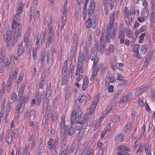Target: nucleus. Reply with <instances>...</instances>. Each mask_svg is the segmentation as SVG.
<instances>
[{"instance_id": "obj_20", "label": "nucleus", "mask_w": 155, "mask_h": 155, "mask_svg": "<svg viewBox=\"0 0 155 155\" xmlns=\"http://www.w3.org/2000/svg\"><path fill=\"white\" fill-rule=\"evenodd\" d=\"M65 116L64 115H62L61 116V121L60 123V128L61 129V132H62L63 130H65Z\"/></svg>"}, {"instance_id": "obj_5", "label": "nucleus", "mask_w": 155, "mask_h": 155, "mask_svg": "<svg viewBox=\"0 0 155 155\" xmlns=\"http://www.w3.org/2000/svg\"><path fill=\"white\" fill-rule=\"evenodd\" d=\"M86 45H85L84 48L83 52L81 51H80L79 53L78 57V61L82 62L83 60H85L89 57L88 54V48L87 47H86Z\"/></svg>"}, {"instance_id": "obj_4", "label": "nucleus", "mask_w": 155, "mask_h": 155, "mask_svg": "<svg viewBox=\"0 0 155 155\" xmlns=\"http://www.w3.org/2000/svg\"><path fill=\"white\" fill-rule=\"evenodd\" d=\"M105 30H102L101 37V41L100 45V48H99L100 53L101 54H103L105 48L106 42H104Z\"/></svg>"}, {"instance_id": "obj_11", "label": "nucleus", "mask_w": 155, "mask_h": 155, "mask_svg": "<svg viewBox=\"0 0 155 155\" xmlns=\"http://www.w3.org/2000/svg\"><path fill=\"white\" fill-rule=\"evenodd\" d=\"M45 75V74H42L39 83V88L43 89L46 81Z\"/></svg>"}, {"instance_id": "obj_61", "label": "nucleus", "mask_w": 155, "mask_h": 155, "mask_svg": "<svg viewBox=\"0 0 155 155\" xmlns=\"http://www.w3.org/2000/svg\"><path fill=\"white\" fill-rule=\"evenodd\" d=\"M107 49L111 53H114V46L113 45H109V48Z\"/></svg>"}, {"instance_id": "obj_19", "label": "nucleus", "mask_w": 155, "mask_h": 155, "mask_svg": "<svg viewBox=\"0 0 155 155\" xmlns=\"http://www.w3.org/2000/svg\"><path fill=\"white\" fill-rule=\"evenodd\" d=\"M94 56H92L91 55L90 58L93 61V64L92 66V67L94 68V70H96V65L98 62V59L96 57V55L94 54Z\"/></svg>"}, {"instance_id": "obj_34", "label": "nucleus", "mask_w": 155, "mask_h": 155, "mask_svg": "<svg viewBox=\"0 0 155 155\" xmlns=\"http://www.w3.org/2000/svg\"><path fill=\"white\" fill-rule=\"evenodd\" d=\"M62 73L61 75H63L64 74L66 75H68L67 71V63H64V66L63 67V68L62 70Z\"/></svg>"}, {"instance_id": "obj_41", "label": "nucleus", "mask_w": 155, "mask_h": 155, "mask_svg": "<svg viewBox=\"0 0 155 155\" xmlns=\"http://www.w3.org/2000/svg\"><path fill=\"white\" fill-rule=\"evenodd\" d=\"M49 21H50V24H49L48 25V31H49L48 34H50L51 35L50 36H51V35L53 34V33L51 32L52 30V25H51L52 23V19L50 18V19H49Z\"/></svg>"}, {"instance_id": "obj_39", "label": "nucleus", "mask_w": 155, "mask_h": 155, "mask_svg": "<svg viewBox=\"0 0 155 155\" xmlns=\"http://www.w3.org/2000/svg\"><path fill=\"white\" fill-rule=\"evenodd\" d=\"M45 53L42 52L41 55V59H40V62H41V64L40 66L41 67L43 66L44 62V59H45Z\"/></svg>"}, {"instance_id": "obj_33", "label": "nucleus", "mask_w": 155, "mask_h": 155, "mask_svg": "<svg viewBox=\"0 0 155 155\" xmlns=\"http://www.w3.org/2000/svg\"><path fill=\"white\" fill-rule=\"evenodd\" d=\"M5 99L3 101V102L2 104L1 112L0 114V117L3 115L4 114L5 107Z\"/></svg>"}, {"instance_id": "obj_53", "label": "nucleus", "mask_w": 155, "mask_h": 155, "mask_svg": "<svg viewBox=\"0 0 155 155\" xmlns=\"http://www.w3.org/2000/svg\"><path fill=\"white\" fill-rule=\"evenodd\" d=\"M110 124L106 126V127L105 128L104 130L103 136H101V137H104V134L107 132L109 131L110 128Z\"/></svg>"}, {"instance_id": "obj_17", "label": "nucleus", "mask_w": 155, "mask_h": 155, "mask_svg": "<svg viewBox=\"0 0 155 155\" xmlns=\"http://www.w3.org/2000/svg\"><path fill=\"white\" fill-rule=\"evenodd\" d=\"M53 53L52 52L50 53L48 52L47 54L46 60L48 64H52L53 63Z\"/></svg>"}, {"instance_id": "obj_3", "label": "nucleus", "mask_w": 155, "mask_h": 155, "mask_svg": "<svg viewBox=\"0 0 155 155\" xmlns=\"http://www.w3.org/2000/svg\"><path fill=\"white\" fill-rule=\"evenodd\" d=\"M78 107L76 110H74L71 114V124L78 121L81 118L82 114V111L80 108V105H78Z\"/></svg>"}, {"instance_id": "obj_15", "label": "nucleus", "mask_w": 155, "mask_h": 155, "mask_svg": "<svg viewBox=\"0 0 155 155\" xmlns=\"http://www.w3.org/2000/svg\"><path fill=\"white\" fill-rule=\"evenodd\" d=\"M124 31L122 30V28H119V38L120 40V43L124 44Z\"/></svg>"}, {"instance_id": "obj_32", "label": "nucleus", "mask_w": 155, "mask_h": 155, "mask_svg": "<svg viewBox=\"0 0 155 155\" xmlns=\"http://www.w3.org/2000/svg\"><path fill=\"white\" fill-rule=\"evenodd\" d=\"M75 68V66L72 63H71L70 65V72L69 75L70 76L71 78H72L73 74L74 72V71Z\"/></svg>"}, {"instance_id": "obj_58", "label": "nucleus", "mask_w": 155, "mask_h": 155, "mask_svg": "<svg viewBox=\"0 0 155 155\" xmlns=\"http://www.w3.org/2000/svg\"><path fill=\"white\" fill-rule=\"evenodd\" d=\"M120 117V116L117 115L114 116L112 118V120L114 123H115Z\"/></svg>"}, {"instance_id": "obj_36", "label": "nucleus", "mask_w": 155, "mask_h": 155, "mask_svg": "<svg viewBox=\"0 0 155 155\" xmlns=\"http://www.w3.org/2000/svg\"><path fill=\"white\" fill-rule=\"evenodd\" d=\"M25 45L26 46V51L27 53L29 54L31 52V49L32 47L31 43L30 42Z\"/></svg>"}, {"instance_id": "obj_51", "label": "nucleus", "mask_w": 155, "mask_h": 155, "mask_svg": "<svg viewBox=\"0 0 155 155\" xmlns=\"http://www.w3.org/2000/svg\"><path fill=\"white\" fill-rule=\"evenodd\" d=\"M85 130H81L78 134V139H81L85 134Z\"/></svg>"}, {"instance_id": "obj_18", "label": "nucleus", "mask_w": 155, "mask_h": 155, "mask_svg": "<svg viewBox=\"0 0 155 155\" xmlns=\"http://www.w3.org/2000/svg\"><path fill=\"white\" fill-rule=\"evenodd\" d=\"M83 82L82 88L83 91L85 90L87 87L89 81L88 78L86 75L84 76L83 79Z\"/></svg>"}, {"instance_id": "obj_26", "label": "nucleus", "mask_w": 155, "mask_h": 155, "mask_svg": "<svg viewBox=\"0 0 155 155\" xmlns=\"http://www.w3.org/2000/svg\"><path fill=\"white\" fill-rule=\"evenodd\" d=\"M70 87H69L66 86L64 89L65 92V97L66 100H67L69 97V94L70 93Z\"/></svg>"}, {"instance_id": "obj_9", "label": "nucleus", "mask_w": 155, "mask_h": 155, "mask_svg": "<svg viewBox=\"0 0 155 155\" xmlns=\"http://www.w3.org/2000/svg\"><path fill=\"white\" fill-rule=\"evenodd\" d=\"M45 92L44 91H43L41 93H38L36 95V104L38 106L40 105L41 102V100L44 97Z\"/></svg>"}, {"instance_id": "obj_42", "label": "nucleus", "mask_w": 155, "mask_h": 155, "mask_svg": "<svg viewBox=\"0 0 155 155\" xmlns=\"http://www.w3.org/2000/svg\"><path fill=\"white\" fill-rule=\"evenodd\" d=\"M51 119L53 121H56L57 119L58 116L56 113L54 111L51 112Z\"/></svg>"}, {"instance_id": "obj_16", "label": "nucleus", "mask_w": 155, "mask_h": 155, "mask_svg": "<svg viewBox=\"0 0 155 155\" xmlns=\"http://www.w3.org/2000/svg\"><path fill=\"white\" fill-rule=\"evenodd\" d=\"M80 97L79 99H77L75 100V104L76 105L78 104V102L79 103H83L85 101V96L82 94H81L79 96Z\"/></svg>"}, {"instance_id": "obj_12", "label": "nucleus", "mask_w": 155, "mask_h": 155, "mask_svg": "<svg viewBox=\"0 0 155 155\" xmlns=\"http://www.w3.org/2000/svg\"><path fill=\"white\" fill-rule=\"evenodd\" d=\"M95 7V4L94 2L92 1L91 2L90 5L88 9L89 15L91 16L94 12Z\"/></svg>"}, {"instance_id": "obj_44", "label": "nucleus", "mask_w": 155, "mask_h": 155, "mask_svg": "<svg viewBox=\"0 0 155 155\" xmlns=\"http://www.w3.org/2000/svg\"><path fill=\"white\" fill-rule=\"evenodd\" d=\"M6 107V108L5 110L6 116H8L10 110V109L11 107V103H8Z\"/></svg>"}, {"instance_id": "obj_54", "label": "nucleus", "mask_w": 155, "mask_h": 155, "mask_svg": "<svg viewBox=\"0 0 155 155\" xmlns=\"http://www.w3.org/2000/svg\"><path fill=\"white\" fill-rule=\"evenodd\" d=\"M91 25V19L90 18H89L86 22V26L87 28H90Z\"/></svg>"}, {"instance_id": "obj_24", "label": "nucleus", "mask_w": 155, "mask_h": 155, "mask_svg": "<svg viewBox=\"0 0 155 155\" xmlns=\"http://www.w3.org/2000/svg\"><path fill=\"white\" fill-rule=\"evenodd\" d=\"M115 12L112 13L110 16L109 25L111 27H112L114 23L115 20Z\"/></svg>"}, {"instance_id": "obj_59", "label": "nucleus", "mask_w": 155, "mask_h": 155, "mask_svg": "<svg viewBox=\"0 0 155 155\" xmlns=\"http://www.w3.org/2000/svg\"><path fill=\"white\" fill-rule=\"evenodd\" d=\"M92 41V34H91L89 36V37L88 38V41H87V43L86 45V47H87L88 48V46L89 45H91V42Z\"/></svg>"}, {"instance_id": "obj_56", "label": "nucleus", "mask_w": 155, "mask_h": 155, "mask_svg": "<svg viewBox=\"0 0 155 155\" xmlns=\"http://www.w3.org/2000/svg\"><path fill=\"white\" fill-rule=\"evenodd\" d=\"M51 86H50L48 88V89L47 90L45 94V96L48 97H49L51 93Z\"/></svg>"}, {"instance_id": "obj_48", "label": "nucleus", "mask_w": 155, "mask_h": 155, "mask_svg": "<svg viewBox=\"0 0 155 155\" xmlns=\"http://www.w3.org/2000/svg\"><path fill=\"white\" fill-rule=\"evenodd\" d=\"M35 115V113L34 110H31L30 111L29 113V117L31 120L34 119Z\"/></svg>"}, {"instance_id": "obj_50", "label": "nucleus", "mask_w": 155, "mask_h": 155, "mask_svg": "<svg viewBox=\"0 0 155 155\" xmlns=\"http://www.w3.org/2000/svg\"><path fill=\"white\" fill-rule=\"evenodd\" d=\"M75 129L73 127H71L68 130V134L69 136L72 135L75 132Z\"/></svg>"}, {"instance_id": "obj_13", "label": "nucleus", "mask_w": 155, "mask_h": 155, "mask_svg": "<svg viewBox=\"0 0 155 155\" xmlns=\"http://www.w3.org/2000/svg\"><path fill=\"white\" fill-rule=\"evenodd\" d=\"M83 63L82 62L78 61L77 66L76 75L78 76L79 73H83Z\"/></svg>"}, {"instance_id": "obj_6", "label": "nucleus", "mask_w": 155, "mask_h": 155, "mask_svg": "<svg viewBox=\"0 0 155 155\" xmlns=\"http://www.w3.org/2000/svg\"><path fill=\"white\" fill-rule=\"evenodd\" d=\"M58 142V139H50L49 140L48 142V144L49 147V149L50 150L54 148L53 150L56 153V152L55 150L56 146Z\"/></svg>"}, {"instance_id": "obj_55", "label": "nucleus", "mask_w": 155, "mask_h": 155, "mask_svg": "<svg viewBox=\"0 0 155 155\" xmlns=\"http://www.w3.org/2000/svg\"><path fill=\"white\" fill-rule=\"evenodd\" d=\"M94 104L93 103H92L91 107L90 108V110L88 113V114H90L91 115L92 114L93 112H94V109L96 107V105L94 106V107H93Z\"/></svg>"}, {"instance_id": "obj_2", "label": "nucleus", "mask_w": 155, "mask_h": 155, "mask_svg": "<svg viewBox=\"0 0 155 155\" xmlns=\"http://www.w3.org/2000/svg\"><path fill=\"white\" fill-rule=\"evenodd\" d=\"M147 46L146 45H135L133 48L134 55L138 59H141L146 53L147 50Z\"/></svg>"}, {"instance_id": "obj_10", "label": "nucleus", "mask_w": 155, "mask_h": 155, "mask_svg": "<svg viewBox=\"0 0 155 155\" xmlns=\"http://www.w3.org/2000/svg\"><path fill=\"white\" fill-rule=\"evenodd\" d=\"M7 134L5 137V140L6 142L8 144H10L13 140L12 134L11 133V131L9 130H7L6 132Z\"/></svg>"}, {"instance_id": "obj_43", "label": "nucleus", "mask_w": 155, "mask_h": 155, "mask_svg": "<svg viewBox=\"0 0 155 155\" xmlns=\"http://www.w3.org/2000/svg\"><path fill=\"white\" fill-rule=\"evenodd\" d=\"M37 49L36 48H32V56L33 59L35 60H36L37 58Z\"/></svg>"}, {"instance_id": "obj_60", "label": "nucleus", "mask_w": 155, "mask_h": 155, "mask_svg": "<svg viewBox=\"0 0 155 155\" xmlns=\"http://www.w3.org/2000/svg\"><path fill=\"white\" fill-rule=\"evenodd\" d=\"M24 75L22 73H20L19 75L17 81V83H19L23 80Z\"/></svg>"}, {"instance_id": "obj_31", "label": "nucleus", "mask_w": 155, "mask_h": 155, "mask_svg": "<svg viewBox=\"0 0 155 155\" xmlns=\"http://www.w3.org/2000/svg\"><path fill=\"white\" fill-rule=\"evenodd\" d=\"M22 107L18 104H17L16 106V109H15V114L17 116H18V115L21 113H22V111L20 110V109Z\"/></svg>"}, {"instance_id": "obj_63", "label": "nucleus", "mask_w": 155, "mask_h": 155, "mask_svg": "<svg viewBox=\"0 0 155 155\" xmlns=\"http://www.w3.org/2000/svg\"><path fill=\"white\" fill-rule=\"evenodd\" d=\"M66 143V140L65 138H63L62 139L61 141V147L62 148H64L65 147Z\"/></svg>"}, {"instance_id": "obj_8", "label": "nucleus", "mask_w": 155, "mask_h": 155, "mask_svg": "<svg viewBox=\"0 0 155 155\" xmlns=\"http://www.w3.org/2000/svg\"><path fill=\"white\" fill-rule=\"evenodd\" d=\"M17 73L18 71H16L15 69L14 71L11 72L9 74V78L8 82L10 83H12L13 81L16 78Z\"/></svg>"}, {"instance_id": "obj_7", "label": "nucleus", "mask_w": 155, "mask_h": 155, "mask_svg": "<svg viewBox=\"0 0 155 155\" xmlns=\"http://www.w3.org/2000/svg\"><path fill=\"white\" fill-rule=\"evenodd\" d=\"M19 14H17V12L16 14L14 17V20L12 23L11 25V28L12 29H14L15 28H16V27L18 25V24L20 25V28H21V25L20 23H18L17 24V21H19L21 19V17Z\"/></svg>"}, {"instance_id": "obj_45", "label": "nucleus", "mask_w": 155, "mask_h": 155, "mask_svg": "<svg viewBox=\"0 0 155 155\" xmlns=\"http://www.w3.org/2000/svg\"><path fill=\"white\" fill-rule=\"evenodd\" d=\"M131 96L129 94H128L125 96H124L122 99L123 102H128L131 99Z\"/></svg>"}, {"instance_id": "obj_14", "label": "nucleus", "mask_w": 155, "mask_h": 155, "mask_svg": "<svg viewBox=\"0 0 155 155\" xmlns=\"http://www.w3.org/2000/svg\"><path fill=\"white\" fill-rule=\"evenodd\" d=\"M49 97L45 96L43 99V108L42 109V113H44V111L46 110L47 108V106L49 101Z\"/></svg>"}, {"instance_id": "obj_21", "label": "nucleus", "mask_w": 155, "mask_h": 155, "mask_svg": "<svg viewBox=\"0 0 155 155\" xmlns=\"http://www.w3.org/2000/svg\"><path fill=\"white\" fill-rule=\"evenodd\" d=\"M117 64L116 60L115 59V58L114 59V61H111L110 63V65L111 67L114 70H115L116 68L119 70H120V68L117 67Z\"/></svg>"}, {"instance_id": "obj_38", "label": "nucleus", "mask_w": 155, "mask_h": 155, "mask_svg": "<svg viewBox=\"0 0 155 155\" xmlns=\"http://www.w3.org/2000/svg\"><path fill=\"white\" fill-rule=\"evenodd\" d=\"M63 75H61V84L63 85H65L66 83L67 80V75L64 74Z\"/></svg>"}, {"instance_id": "obj_28", "label": "nucleus", "mask_w": 155, "mask_h": 155, "mask_svg": "<svg viewBox=\"0 0 155 155\" xmlns=\"http://www.w3.org/2000/svg\"><path fill=\"white\" fill-rule=\"evenodd\" d=\"M18 8L17 10V14H20L23 12V4L22 1H20L18 4Z\"/></svg>"}, {"instance_id": "obj_22", "label": "nucleus", "mask_w": 155, "mask_h": 155, "mask_svg": "<svg viewBox=\"0 0 155 155\" xmlns=\"http://www.w3.org/2000/svg\"><path fill=\"white\" fill-rule=\"evenodd\" d=\"M45 147L43 144L40 143L38 147L37 151L38 152V155H42L44 152Z\"/></svg>"}, {"instance_id": "obj_1", "label": "nucleus", "mask_w": 155, "mask_h": 155, "mask_svg": "<svg viewBox=\"0 0 155 155\" xmlns=\"http://www.w3.org/2000/svg\"><path fill=\"white\" fill-rule=\"evenodd\" d=\"M10 27L9 25H7L6 26L3 35L4 40L7 44V48L8 50L11 49L12 46H14L17 41L20 34V25L18 24L16 28H15L14 29H12V31H14L12 40L11 39L12 35Z\"/></svg>"}, {"instance_id": "obj_30", "label": "nucleus", "mask_w": 155, "mask_h": 155, "mask_svg": "<svg viewBox=\"0 0 155 155\" xmlns=\"http://www.w3.org/2000/svg\"><path fill=\"white\" fill-rule=\"evenodd\" d=\"M24 48L22 45H19L18 47V51L19 56L21 55L23 52Z\"/></svg>"}, {"instance_id": "obj_23", "label": "nucleus", "mask_w": 155, "mask_h": 155, "mask_svg": "<svg viewBox=\"0 0 155 155\" xmlns=\"http://www.w3.org/2000/svg\"><path fill=\"white\" fill-rule=\"evenodd\" d=\"M28 98L29 97L28 96H26L24 97L23 99L22 100H21V99H20V100L18 101V104L21 107L23 106L24 107L27 102Z\"/></svg>"}, {"instance_id": "obj_57", "label": "nucleus", "mask_w": 155, "mask_h": 155, "mask_svg": "<svg viewBox=\"0 0 155 155\" xmlns=\"http://www.w3.org/2000/svg\"><path fill=\"white\" fill-rule=\"evenodd\" d=\"M51 36H50V34H48V39L47 41L46 42V44L47 45H48V46L51 43V38H52L53 36V34L51 35Z\"/></svg>"}, {"instance_id": "obj_49", "label": "nucleus", "mask_w": 155, "mask_h": 155, "mask_svg": "<svg viewBox=\"0 0 155 155\" xmlns=\"http://www.w3.org/2000/svg\"><path fill=\"white\" fill-rule=\"evenodd\" d=\"M111 38H112V36L110 35V34H106L105 39L106 42L108 43L110 42Z\"/></svg>"}, {"instance_id": "obj_62", "label": "nucleus", "mask_w": 155, "mask_h": 155, "mask_svg": "<svg viewBox=\"0 0 155 155\" xmlns=\"http://www.w3.org/2000/svg\"><path fill=\"white\" fill-rule=\"evenodd\" d=\"M146 35V34L145 33H144L142 34H141L139 36V43H141L142 41L143 40L144 37H145Z\"/></svg>"}, {"instance_id": "obj_29", "label": "nucleus", "mask_w": 155, "mask_h": 155, "mask_svg": "<svg viewBox=\"0 0 155 155\" xmlns=\"http://www.w3.org/2000/svg\"><path fill=\"white\" fill-rule=\"evenodd\" d=\"M149 15V12L147 8H144L141 12L142 16L146 18Z\"/></svg>"}, {"instance_id": "obj_46", "label": "nucleus", "mask_w": 155, "mask_h": 155, "mask_svg": "<svg viewBox=\"0 0 155 155\" xmlns=\"http://www.w3.org/2000/svg\"><path fill=\"white\" fill-rule=\"evenodd\" d=\"M50 111L48 109H47L45 117V121L46 122H48V119L50 117Z\"/></svg>"}, {"instance_id": "obj_40", "label": "nucleus", "mask_w": 155, "mask_h": 155, "mask_svg": "<svg viewBox=\"0 0 155 155\" xmlns=\"http://www.w3.org/2000/svg\"><path fill=\"white\" fill-rule=\"evenodd\" d=\"M78 35L76 33L74 35L73 38L72 45H78Z\"/></svg>"}, {"instance_id": "obj_64", "label": "nucleus", "mask_w": 155, "mask_h": 155, "mask_svg": "<svg viewBox=\"0 0 155 155\" xmlns=\"http://www.w3.org/2000/svg\"><path fill=\"white\" fill-rule=\"evenodd\" d=\"M117 148L121 151H125L126 149V146L124 145H119L117 147Z\"/></svg>"}, {"instance_id": "obj_35", "label": "nucleus", "mask_w": 155, "mask_h": 155, "mask_svg": "<svg viewBox=\"0 0 155 155\" xmlns=\"http://www.w3.org/2000/svg\"><path fill=\"white\" fill-rule=\"evenodd\" d=\"M99 95L100 94L99 93H97L96 97L94 99L93 101L92 102V103H93V104H94V106L97 105L98 103V101L99 100Z\"/></svg>"}, {"instance_id": "obj_27", "label": "nucleus", "mask_w": 155, "mask_h": 155, "mask_svg": "<svg viewBox=\"0 0 155 155\" xmlns=\"http://www.w3.org/2000/svg\"><path fill=\"white\" fill-rule=\"evenodd\" d=\"M124 136L122 134H117L115 140L117 142H121L124 140Z\"/></svg>"}, {"instance_id": "obj_37", "label": "nucleus", "mask_w": 155, "mask_h": 155, "mask_svg": "<svg viewBox=\"0 0 155 155\" xmlns=\"http://www.w3.org/2000/svg\"><path fill=\"white\" fill-rule=\"evenodd\" d=\"M78 46V45H72V48L71 52V53L72 55H73L77 52Z\"/></svg>"}, {"instance_id": "obj_52", "label": "nucleus", "mask_w": 155, "mask_h": 155, "mask_svg": "<svg viewBox=\"0 0 155 155\" xmlns=\"http://www.w3.org/2000/svg\"><path fill=\"white\" fill-rule=\"evenodd\" d=\"M125 33L128 36L129 38H132L133 37L131 31L130 29H127L125 30Z\"/></svg>"}, {"instance_id": "obj_25", "label": "nucleus", "mask_w": 155, "mask_h": 155, "mask_svg": "<svg viewBox=\"0 0 155 155\" xmlns=\"http://www.w3.org/2000/svg\"><path fill=\"white\" fill-rule=\"evenodd\" d=\"M25 86L24 85H22L19 88L18 92V96L20 97L21 99L23 96V93L24 92Z\"/></svg>"}, {"instance_id": "obj_47", "label": "nucleus", "mask_w": 155, "mask_h": 155, "mask_svg": "<svg viewBox=\"0 0 155 155\" xmlns=\"http://www.w3.org/2000/svg\"><path fill=\"white\" fill-rule=\"evenodd\" d=\"M131 127V124L130 123H128L127 125L124 127V131L125 132H128L130 130Z\"/></svg>"}]
</instances>
